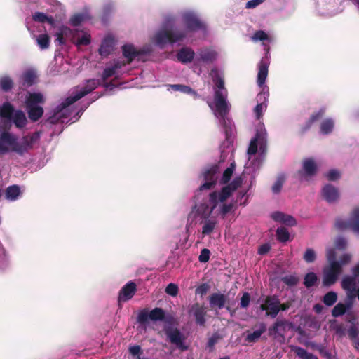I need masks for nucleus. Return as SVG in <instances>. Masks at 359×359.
I'll return each instance as SVG.
<instances>
[{"mask_svg": "<svg viewBox=\"0 0 359 359\" xmlns=\"http://www.w3.org/2000/svg\"><path fill=\"white\" fill-rule=\"evenodd\" d=\"M39 139L40 133L35 132L31 135L23 136L21 143H19L16 135L8 131H4L0 135V154H7L11 150L22 156L32 149Z\"/></svg>", "mask_w": 359, "mask_h": 359, "instance_id": "1", "label": "nucleus"}, {"mask_svg": "<svg viewBox=\"0 0 359 359\" xmlns=\"http://www.w3.org/2000/svg\"><path fill=\"white\" fill-rule=\"evenodd\" d=\"M14 107L13 106L8 102H4L0 107V116L2 118H9L11 119L14 114Z\"/></svg>", "mask_w": 359, "mask_h": 359, "instance_id": "36", "label": "nucleus"}, {"mask_svg": "<svg viewBox=\"0 0 359 359\" xmlns=\"http://www.w3.org/2000/svg\"><path fill=\"white\" fill-rule=\"evenodd\" d=\"M36 74L32 69L25 71L21 76L20 80L22 86L25 87H30L35 83Z\"/></svg>", "mask_w": 359, "mask_h": 359, "instance_id": "29", "label": "nucleus"}, {"mask_svg": "<svg viewBox=\"0 0 359 359\" xmlns=\"http://www.w3.org/2000/svg\"><path fill=\"white\" fill-rule=\"evenodd\" d=\"M334 245L339 250H344L347 245V241L345 238L339 236L336 238Z\"/></svg>", "mask_w": 359, "mask_h": 359, "instance_id": "61", "label": "nucleus"}, {"mask_svg": "<svg viewBox=\"0 0 359 359\" xmlns=\"http://www.w3.org/2000/svg\"><path fill=\"white\" fill-rule=\"evenodd\" d=\"M325 176L329 181H336L340 178V172L335 169H332L327 172Z\"/></svg>", "mask_w": 359, "mask_h": 359, "instance_id": "58", "label": "nucleus"}, {"mask_svg": "<svg viewBox=\"0 0 359 359\" xmlns=\"http://www.w3.org/2000/svg\"><path fill=\"white\" fill-rule=\"evenodd\" d=\"M100 85V81L98 79H88L86 84L79 90L77 91L81 97H83L88 93H91Z\"/></svg>", "mask_w": 359, "mask_h": 359, "instance_id": "30", "label": "nucleus"}, {"mask_svg": "<svg viewBox=\"0 0 359 359\" xmlns=\"http://www.w3.org/2000/svg\"><path fill=\"white\" fill-rule=\"evenodd\" d=\"M195 55L194 51L188 47L181 48L177 53V59L183 64L191 62Z\"/></svg>", "mask_w": 359, "mask_h": 359, "instance_id": "23", "label": "nucleus"}, {"mask_svg": "<svg viewBox=\"0 0 359 359\" xmlns=\"http://www.w3.org/2000/svg\"><path fill=\"white\" fill-rule=\"evenodd\" d=\"M170 88L175 91H180L183 93L188 95H193L197 96V93L194 91L191 87L182 84H172Z\"/></svg>", "mask_w": 359, "mask_h": 359, "instance_id": "39", "label": "nucleus"}, {"mask_svg": "<svg viewBox=\"0 0 359 359\" xmlns=\"http://www.w3.org/2000/svg\"><path fill=\"white\" fill-rule=\"evenodd\" d=\"M178 291V286L175 283H169L165 288V292L172 297L177 296Z\"/></svg>", "mask_w": 359, "mask_h": 359, "instance_id": "59", "label": "nucleus"}, {"mask_svg": "<svg viewBox=\"0 0 359 359\" xmlns=\"http://www.w3.org/2000/svg\"><path fill=\"white\" fill-rule=\"evenodd\" d=\"M334 226L339 231L351 229L354 233L359 235V205L352 209L348 220L337 218Z\"/></svg>", "mask_w": 359, "mask_h": 359, "instance_id": "5", "label": "nucleus"}, {"mask_svg": "<svg viewBox=\"0 0 359 359\" xmlns=\"http://www.w3.org/2000/svg\"><path fill=\"white\" fill-rule=\"evenodd\" d=\"M282 281L288 286H294L298 283L299 278L294 276H286L282 278Z\"/></svg>", "mask_w": 359, "mask_h": 359, "instance_id": "56", "label": "nucleus"}, {"mask_svg": "<svg viewBox=\"0 0 359 359\" xmlns=\"http://www.w3.org/2000/svg\"><path fill=\"white\" fill-rule=\"evenodd\" d=\"M115 41L113 37L109 36L104 38L99 48V53L102 57H107L114 48Z\"/></svg>", "mask_w": 359, "mask_h": 359, "instance_id": "22", "label": "nucleus"}, {"mask_svg": "<svg viewBox=\"0 0 359 359\" xmlns=\"http://www.w3.org/2000/svg\"><path fill=\"white\" fill-rule=\"evenodd\" d=\"M164 332L166 335L167 339L172 344L175 345L178 348L182 351L187 349V346L184 345V341L185 337L181 331L177 327H165Z\"/></svg>", "mask_w": 359, "mask_h": 359, "instance_id": "10", "label": "nucleus"}, {"mask_svg": "<svg viewBox=\"0 0 359 359\" xmlns=\"http://www.w3.org/2000/svg\"><path fill=\"white\" fill-rule=\"evenodd\" d=\"M233 191H231V188L226 185L222 188L221 191L217 192V202H224L228 198H229Z\"/></svg>", "mask_w": 359, "mask_h": 359, "instance_id": "42", "label": "nucleus"}, {"mask_svg": "<svg viewBox=\"0 0 359 359\" xmlns=\"http://www.w3.org/2000/svg\"><path fill=\"white\" fill-rule=\"evenodd\" d=\"M121 49L123 55L127 59V64H130L136 57L147 53L144 50H137L133 44H125Z\"/></svg>", "mask_w": 359, "mask_h": 359, "instance_id": "19", "label": "nucleus"}, {"mask_svg": "<svg viewBox=\"0 0 359 359\" xmlns=\"http://www.w3.org/2000/svg\"><path fill=\"white\" fill-rule=\"evenodd\" d=\"M323 198L329 203L337 202L340 196L339 189L330 184H325L321 191Z\"/></svg>", "mask_w": 359, "mask_h": 359, "instance_id": "17", "label": "nucleus"}, {"mask_svg": "<svg viewBox=\"0 0 359 359\" xmlns=\"http://www.w3.org/2000/svg\"><path fill=\"white\" fill-rule=\"evenodd\" d=\"M291 350L300 359H318L317 356H316L313 353L307 352L306 350L300 346H292Z\"/></svg>", "mask_w": 359, "mask_h": 359, "instance_id": "35", "label": "nucleus"}, {"mask_svg": "<svg viewBox=\"0 0 359 359\" xmlns=\"http://www.w3.org/2000/svg\"><path fill=\"white\" fill-rule=\"evenodd\" d=\"M205 221L202 227V234L204 236L210 235L215 229L217 221L215 219H205Z\"/></svg>", "mask_w": 359, "mask_h": 359, "instance_id": "38", "label": "nucleus"}, {"mask_svg": "<svg viewBox=\"0 0 359 359\" xmlns=\"http://www.w3.org/2000/svg\"><path fill=\"white\" fill-rule=\"evenodd\" d=\"M348 335L349 339L352 341L359 337V325H351L348 330Z\"/></svg>", "mask_w": 359, "mask_h": 359, "instance_id": "52", "label": "nucleus"}, {"mask_svg": "<svg viewBox=\"0 0 359 359\" xmlns=\"http://www.w3.org/2000/svg\"><path fill=\"white\" fill-rule=\"evenodd\" d=\"M212 81L217 88L214 95L215 115L224 118L229 111V104L226 101L227 90L224 87V81L218 74L212 79Z\"/></svg>", "mask_w": 359, "mask_h": 359, "instance_id": "2", "label": "nucleus"}, {"mask_svg": "<svg viewBox=\"0 0 359 359\" xmlns=\"http://www.w3.org/2000/svg\"><path fill=\"white\" fill-rule=\"evenodd\" d=\"M86 20V15L83 13H76L72 16L69 22L72 26H79Z\"/></svg>", "mask_w": 359, "mask_h": 359, "instance_id": "51", "label": "nucleus"}, {"mask_svg": "<svg viewBox=\"0 0 359 359\" xmlns=\"http://www.w3.org/2000/svg\"><path fill=\"white\" fill-rule=\"evenodd\" d=\"M266 131L257 130L256 135L250 140L249 147L248 149V154L250 155H255L257 152V144L262 143L265 141Z\"/></svg>", "mask_w": 359, "mask_h": 359, "instance_id": "21", "label": "nucleus"}, {"mask_svg": "<svg viewBox=\"0 0 359 359\" xmlns=\"http://www.w3.org/2000/svg\"><path fill=\"white\" fill-rule=\"evenodd\" d=\"M284 182H285L284 175H279L271 188V190L273 194H277L280 192Z\"/></svg>", "mask_w": 359, "mask_h": 359, "instance_id": "50", "label": "nucleus"}, {"mask_svg": "<svg viewBox=\"0 0 359 359\" xmlns=\"http://www.w3.org/2000/svg\"><path fill=\"white\" fill-rule=\"evenodd\" d=\"M265 87L263 90L257 95V101L258 104L254 109V112L257 119H260L262 117V112L267 107V101L269 96V90L265 91Z\"/></svg>", "mask_w": 359, "mask_h": 359, "instance_id": "14", "label": "nucleus"}, {"mask_svg": "<svg viewBox=\"0 0 359 359\" xmlns=\"http://www.w3.org/2000/svg\"><path fill=\"white\" fill-rule=\"evenodd\" d=\"M341 286L344 290H358L359 278L352 276H345L341 280Z\"/></svg>", "mask_w": 359, "mask_h": 359, "instance_id": "25", "label": "nucleus"}, {"mask_svg": "<svg viewBox=\"0 0 359 359\" xmlns=\"http://www.w3.org/2000/svg\"><path fill=\"white\" fill-rule=\"evenodd\" d=\"M200 60L203 62H212L217 59V53L209 48H201L198 50Z\"/></svg>", "mask_w": 359, "mask_h": 359, "instance_id": "31", "label": "nucleus"}, {"mask_svg": "<svg viewBox=\"0 0 359 359\" xmlns=\"http://www.w3.org/2000/svg\"><path fill=\"white\" fill-rule=\"evenodd\" d=\"M13 87V81L8 76H4L0 78V88L4 92L10 91Z\"/></svg>", "mask_w": 359, "mask_h": 359, "instance_id": "40", "label": "nucleus"}, {"mask_svg": "<svg viewBox=\"0 0 359 359\" xmlns=\"http://www.w3.org/2000/svg\"><path fill=\"white\" fill-rule=\"evenodd\" d=\"M342 271L343 269L338 262L328 263L323 269V286L330 287L335 284Z\"/></svg>", "mask_w": 359, "mask_h": 359, "instance_id": "6", "label": "nucleus"}, {"mask_svg": "<svg viewBox=\"0 0 359 359\" xmlns=\"http://www.w3.org/2000/svg\"><path fill=\"white\" fill-rule=\"evenodd\" d=\"M82 98L76 91L74 95L67 97L62 103L57 106V112H62L67 107Z\"/></svg>", "mask_w": 359, "mask_h": 359, "instance_id": "34", "label": "nucleus"}, {"mask_svg": "<svg viewBox=\"0 0 359 359\" xmlns=\"http://www.w3.org/2000/svg\"><path fill=\"white\" fill-rule=\"evenodd\" d=\"M257 330H255L252 333L248 334L246 337V341L249 343H255L260 338L261 335L264 333L266 330V325L264 323H260L257 325Z\"/></svg>", "mask_w": 359, "mask_h": 359, "instance_id": "28", "label": "nucleus"}, {"mask_svg": "<svg viewBox=\"0 0 359 359\" xmlns=\"http://www.w3.org/2000/svg\"><path fill=\"white\" fill-rule=\"evenodd\" d=\"M332 330L334 331L335 334L340 338L344 337L346 335V328L344 324H337L332 326Z\"/></svg>", "mask_w": 359, "mask_h": 359, "instance_id": "57", "label": "nucleus"}, {"mask_svg": "<svg viewBox=\"0 0 359 359\" xmlns=\"http://www.w3.org/2000/svg\"><path fill=\"white\" fill-rule=\"evenodd\" d=\"M137 290L136 284L134 282L130 281L127 283L119 291L118 293V302H127L132 299Z\"/></svg>", "mask_w": 359, "mask_h": 359, "instance_id": "18", "label": "nucleus"}, {"mask_svg": "<svg viewBox=\"0 0 359 359\" xmlns=\"http://www.w3.org/2000/svg\"><path fill=\"white\" fill-rule=\"evenodd\" d=\"M235 163H232L230 166L224 170L220 181L221 184H226L229 182L235 170Z\"/></svg>", "mask_w": 359, "mask_h": 359, "instance_id": "47", "label": "nucleus"}, {"mask_svg": "<svg viewBox=\"0 0 359 359\" xmlns=\"http://www.w3.org/2000/svg\"><path fill=\"white\" fill-rule=\"evenodd\" d=\"M219 172V168L217 164L212 165L204 170L203 177L205 182L199 187L197 191L198 194L204 190H210L215 187Z\"/></svg>", "mask_w": 359, "mask_h": 359, "instance_id": "8", "label": "nucleus"}, {"mask_svg": "<svg viewBox=\"0 0 359 359\" xmlns=\"http://www.w3.org/2000/svg\"><path fill=\"white\" fill-rule=\"evenodd\" d=\"M183 22L189 32H196L198 30H205L206 26L200 19L193 13H186L182 15Z\"/></svg>", "mask_w": 359, "mask_h": 359, "instance_id": "12", "label": "nucleus"}, {"mask_svg": "<svg viewBox=\"0 0 359 359\" xmlns=\"http://www.w3.org/2000/svg\"><path fill=\"white\" fill-rule=\"evenodd\" d=\"M77 34V32H73V31L67 27H62L60 30L55 34L56 41L60 45H63L66 42L65 38L72 36V38L74 39Z\"/></svg>", "mask_w": 359, "mask_h": 359, "instance_id": "27", "label": "nucleus"}, {"mask_svg": "<svg viewBox=\"0 0 359 359\" xmlns=\"http://www.w3.org/2000/svg\"><path fill=\"white\" fill-rule=\"evenodd\" d=\"M252 39L254 41H266L269 39L268 34L263 30H258L255 32L253 36H252Z\"/></svg>", "mask_w": 359, "mask_h": 359, "instance_id": "55", "label": "nucleus"}, {"mask_svg": "<svg viewBox=\"0 0 359 359\" xmlns=\"http://www.w3.org/2000/svg\"><path fill=\"white\" fill-rule=\"evenodd\" d=\"M337 300V294L334 291L326 293L323 299V303L328 306L334 305Z\"/></svg>", "mask_w": 359, "mask_h": 359, "instance_id": "43", "label": "nucleus"}, {"mask_svg": "<svg viewBox=\"0 0 359 359\" xmlns=\"http://www.w3.org/2000/svg\"><path fill=\"white\" fill-rule=\"evenodd\" d=\"M311 347L313 349L318 351L320 355L323 356V358L326 359H331V353L326 349V348L323 345L312 343L311 344Z\"/></svg>", "mask_w": 359, "mask_h": 359, "instance_id": "46", "label": "nucleus"}, {"mask_svg": "<svg viewBox=\"0 0 359 359\" xmlns=\"http://www.w3.org/2000/svg\"><path fill=\"white\" fill-rule=\"evenodd\" d=\"M11 118L18 128H22L27 125V117L25 113L21 110L15 111Z\"/></svg>", "mask_w": 359, "mask_h": 359, "instance_id": "33", "label": "nucleus"}, {"mask_svg": "<svg viewBox=\"0 0 359 359\" xmlns=\"http://www.w3.org/2000/svg\"><path fill=\"white\" fill-rule=\"evenodd\" d=\"M75 32L79 33V32L76 30ZM79 34L76 35V37L74 39L72 38V42L75 43V45L78 47L82 46H88L90 43V36L87 34L84 33L82 34L81 37H79Z\"/></svg>", "mask_w": 359, "mask_h": 359, "instance_id": "37", "label": "nucleus"}, {"mask_svg": "<svg viewBox=\"0 0 359 359\" xmlns=\"http://www.w3.org/2000/svg\"><path fill=\"white\" fill-rule=\"evenodd\" d=\"M317 280V275L313 272H309L305 275L304 284L306 287L309 288L314 286Z\"/></svg>", "mask_w": 359, "mask_h": 359, "instance_id": "45", "label": "nucleus"}, {"mask_svg": "<svg viewBox=\"0 0 359 359\" xmlns=\"http://www.w3.org/2000/svg\"><path fill=\"white\" fill-rule=\"evenodd\" d=\"M276 238L280 242L285 243L290 239V233L285 227H278L276 230Z\"/></svg>", "mask_w": 359, "mask_h": 359, "instance_id": "41", "label": "nucleus"}, {"mask_svg": "<svg viewBox=\"0 0 359 359\" xmlns=\"http://www.w3.org/2000/svg\"><path fill=\"white\" fill-rule=\"evenodd\" d=\"M21 190L18 185L13 184L8 187L4 193L5 198L10 201H14L21 195Z\"/></svg>", "mask_w": 359, "mask_h": 359, "instance_id": "32", "label": "nucleus"}, {"mask_svg": "<svg viewBox=\"0 0 359 359\" xmlns=\"http://www.w3.org/2000/svg\"><path fill=\"white\" fill-rule=\"evenodd\" d=\"M37 44L41 49H47L50 46V37L48 34H39L36 39Z\"/></svg>", "mask_w": 359, "mask_h": 359, "instance_id": "48", "label": "nucleus"}, {"mask_svg": "<svg viewBox=\"0 0 359 359\" xmlns=\"http://www.w3.org/2000/svg\"><path fill=\"white\" fill-rule=\"evenodd\" d=\"M32 19L35 22L44 23L47 20V15L41 12H35L32 15Z\"/></svg>", "mask_w": 359, "mask_h": 359, "instance_id": "63", "label": "nucleus"}, {"mask_svg": "<svg viewBox=\"0 0 359 359\" xmlns=\"http://www.w3.org/2000/svg\"><path fill=\"white\" fill-rule=\"evenodd\" d=\"M187 36V32L180 29H162L154 36V41L160 48H163L167 43L173 44L182 41Z\"/></svg>", "mask_w": 359, "mask_h": 359, "instance_id": "4", "label": "nucleus"}, {"mask_svg": "<svg viewBox=\"0 0 359 359\" xmlns=\"http://www.w3.org/2000/svg\"><path fill=\"white\" fill-rule=\"evenodd\" d=\"M250 302V295L248 292H244L242 297L241 298L240 306L242 309H246L248 307Z\"/></svg>", "mask_w": 359, "mask_h": 359, "instance_id": "62", "label": "nucleus"}, {"mask_svg": "<svg viewBox=\"0 0 359 359\" xmlns=\"http://www.w3.org/2000/svg\"><path fill=\"white\" fill-rule=\"evenodd\" d=\"M210 204L206 202L201 203L197 208V213L201 218L208 219L217 205V192L212 191L209 194Z\"/></svg>", "mask_w": 359, "mask_h": 359, "instance_id": "11", "label": "nucleus"}, {"mask_svg": "<svg viewBox=\"0 0 359 359\" xmlns=\"http://www.w3.org/2000/svg\"><path fill=\"white\" fill-rule=\"evenodd\" d=\"M46 102L43 95L41 93H28L25 98V108L29 118L32 122L38 121L43 115V108L40 104Z\"/></svg>", "mask_w": 359, "mask_h": 359, "instance_id": "3", "label": "nucleus"}, {"mask_svg": "<svg viewBox=\"0 0 359 359\" xmlns=\"http://www.w3.org/2000/svg\"><path fill=\"white\" fill-rule=\"evenodd\" d=\"M334 128V121L330 118L324 120L320 124V132L327 135L330 133Z\"/></svg>", "mask_w": 359, "mask_h": 359, "instance_id": "44", "label": "nucleus"}, {"mask_svg": "<svg viewBox=\"0 0 359 359\" xmlns=\"http://www.w3.org/2000/svg\"><path fill=\"white\" fill-rule=\"evenodd\" d=\"M64 116L65 115L62 114V112H57L56 107L54 109L53 114L48 117L46 121L50 124H56L59 122L60 119Z\"/></svg>", "mask_w": 359, "mask_h": 359, "instance_id": "53", "label": "nucleus"}, {"mask_svg": "<svg viewBox=\"0 0 359 359\" xmlns=\"http://www.w3.org/2000/svg\"><path fill=\"white\" fill-rule=\"evenodd\" d=\"M316 259V255L315 251L311 248L306 249L304 255V259L307 263H312Z\"/></svg>", "mask_w": 359, "mask_h": 359, "instance_id": "54", "label": "nucleus"}, {"mask_svg": "<svg viewBox=\"0 0 359 359\" xmlns=\"http://www.w3.org/2000/svg\"><path fill=\"white\" fill-rule=\"evenodd\" d=\"M279 299L276 296H267L264 304L260 305L262 311H266V315L271 318H275L279 313Z\"/></svg>", "mask_w": 359, "mask_h": 359, "instance_id": "13", "label": "nucleus"}, {"mask_svg": "<svg viewBox=\"0 0 359 359\" xmlns=\"http://www.w3.org/2000/svg\"><path fill=\"white\" fill-rule=\"evenodd\" d=\"M165 318V313L164 310L159 307H156L149 312L147 309L141 310L137 316V320L139 323L145 325L149 322V320L153 321H162Z\"/></svg>", "mask_w": 359, "mask_h": 359, "instance_id": "9", "label": "nucleus"}, {"mask_svg": "<svg viewBox=\"0 0 359 359\" xmlns=\"http://www.w3.org/2000/svg\"><path fill=\"white\" fill-rule=\"evenodd\" d=\"M318 170L315 161L311 158H305L302 161V170H299L298 174L304 178L314 176Z\"/></svg>", "mask_w": 359, "mask_h": 359, "instance_id": "15", "label": "nucleus"}, {"mask_svg": "<svg viewBox=\"0 0 359 359\" xmlns=\"http://www.w3.org/2000/svg\"><path fill=\"white\" fill-rule=\"evenodd\" d=\"M226 302V297L221 293H213L209 297L210 306L213 309L217 307L219 309L224 307Z\"/></svg>", "mask_w": 359, "mask_h": 359, "instance_id": "26", "label": "nucleus"}, {"mask_svg": "<svg viewBox=\"0 0 359 359\" xmlns=\"http://www.w3.org/2000/svg\"><path fill=\"white\" fill-rule=\"evenodd\" d=\"M293 327L292 323L286 319H278L269 330V336L277 339L278 341H284L285 334Z\"/></svg>", "mask_w": 359, "mask_h": 359, "instance_id": "7", "label": "nucleus"}, {"mask_svg": "<svg viewBox=\"0 0 359 359\" xmlns=\"http://www.w3.org/2000/svg\"><path fill=\"white\" fill-rule=\"evenodd\" d=\"M259 72L257 74V84L263 89L265 87V91L269 90V88L264 85L266 79L268 76L269 63L266 60L262 59L258 65Z\"/></svg>", "mask_w": 359, "mask_h": 359, "instance_id": "20", "label": "nucleus"}, {"mask_svg": "<svg viewBox=\"0 0 359 359\" xmlns=\"http://www.w3.org/2000/svg\"><path fill=\"white\" fill-rule=\"evenodd\" d=\"M189 313L193 315L197 325L205 326L206 323L205 316L207 312L205 307L203 305H201L198 303L194 304L191 306Z\"/></svg>", "mask_w": 359, "mask_h": 359, "instance_id": "16", "label": "nucleus"}, {"mask_svg": "<svg viewBox=\"0 0 359 359\" xmlns=\"http://www.w3.org/2000/svg\"><path fill=\"white\" fill-rule=\"evenodd\" d=\"M210 251L207 248H203L201 251L198 257V261L201 263H205L210 259Z\"/></svg>", "mask_w": 359, "mask_h": 359, "instance_id": "60", "label": "nucleus"}, {"mask_svg": "<svg viewBox=\"0 0 359 359\" xmlns=\"http://www.w3.org/2000/svg\"><path fill=\"white\" fill-rule=\"evenodd\" d=\"M346 313H347L346 311V307L341 302H339L338 304H337L332 310V316L334 318L341 316Z\"/></svg>", "mask_w": 359, "mask_h": 359, "instance_id": "49", "label": "nucleus"}, {"mask_svg": "<svg viewBox=\"0 0 359 359\" xmlns=\"http://www.w3.org/2000/svg\"><path fill=\"white\" fill-rule=\"evenodd\" d=\"M116 70L115 68L112 66L111 67H107L104 69L102 73V79L104 81L107 80V79L111 77L116 74Z\"/></svg>", "mask_w": 359, "mask_h": 359, "instance_id": "64", "label": "nucleus"}, {"mask_svg": "<svg viewBox=\"0 0 359 359\" xmlns=\"http://www.w3.org/2000/svg\"><path fill=\"white\" fill-rule=\"evenodd\" d=\"M324 114H325V109H323V108L320 109L317 112L312 114L311 116H310V118L306 121L304 125L301 128V133L304 134L307 130H309L311 128V127L312 126V125L313 124V123H315V122L318 121V120H320V118H322L323 116H324Z\"/></svg>", "mask_w": 359, "mask_h": 359, "instance_id": "24", "label": "nucleus"}]
</instances>
